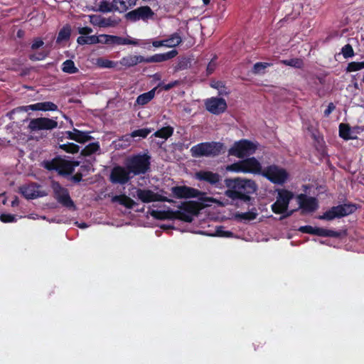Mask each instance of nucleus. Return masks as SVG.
Segmentation results:
<instances>
[{"label":"nucleus","mask_w":364,"mask_h":364,"mask_svg":"<svg viewBox=\"0 0 364 364\" xmlns=\"http://www.w3.org/2000/svg\"><path fill=\"white\" fill-rule=\"evenodd\" d=\"M157 87H154L147 92L139 95L136 100V102L139 105H145L148 104L152 99H154Z\"/></svg>","instance_id":"obj_29"},{"label":"nucleus","mask_w":364,"mask_h":364,"mask_svg":"<svg viewBox=\"0 0 364 364\" xmlns=\"http://www.w3.org/2000/svg\"><path fill=\"white\" fill-rule=\"evenodd\" d=\"M151 156L148 153H139L128 156L124 165L133 176L144 175L151 170Z\"/></svg>","instance_id":"obj_2"},{"label":"nucleus","mask_w":364,"mask_h":364,"mask_svg":"<svg viewBox=\"0 0 364 364\" xmlns=\"http://www.w3.org/2000/svg\"><path fill=\"white\" fill-rule=\"evenodd\" d=\"M224 144L220 141L201 142L191 148L193 157H215L221 154L224 149Z\"/></svg>","instance_id":"obj_4"},{"label":"nucleus","mask_w":364,"mask_h":364,"mask_svg":"<svg viewBox=\"0 0 364 364\" xmlns=\"http://www.w3.org/2000/svg\"><path fill=\"white\" fill-rule=\"evenodd\" d=\"M178 55L176 50H172L164 53H158L147 58L144 57V63H161L175 58Z\"/></svg>","instance_id":"obj_22"},{"label":"nucleus","mask_w":364,"mask_h":364,"mask_svg":"<svg viewBox=\"0 0 364 364\" xmlns=\"http://www.w3.org/2000/svg\"><path fill=\"white\" fill-rule=\"evenodd\" d=\"M216 235L219 237H232L233 236V232L231 231L225 230L223 227L220 226L217 228Z\"/></svg>","instance_id":"obj_51"},{"label":"nucleus","mask_w":364,"mask_h":364,"mask_svg":"<svg viewBox=\"0 0 364 364\" xmlns=\"http://www.w3.org/2000/svg\"><path fill=\"white\" fill-rule=\"evenodd\" d=\"M178 85H179V82L178 80H175V81L171 82L168 84H164V82H159L156 87L157 88L161 87L163 90L168 91Z\"/></svg>","instance_id":"obj_50"},{"label":"nucleus","mask_w":364,"mask_h":364,"mask_svg":"<svg viewBox=\"0 0 364 364\" xmlns=\"http://www.w3.org/2000/svg\"><path fill=\"white\" fill-rule=\"evenodd\" d=\"M297 200L302 215L306 213H313L318 208V200L314 197L301 193L298 196Z\"/></svg>","instance_id":"obj_17"},{"label":"nucleus","mask_w":364,"mask_h":364,"mask_svg":"<svg viewBox=\"0 0 364 364\" xmlns=\"http://www.w3.org/2000/svg\"><path fill=\"white\" fill-rule=\"evenodd\" d=\"M71 34V29L69 26H63L58 32L57 42H61L69 40Z\"/></svg>","instance_id":"obj_36"},{"label":"nucleus","mask_w":364,"mask_h":364,"mask_svg":"<svg viewBox=\"0 0 364 364\" xmlns=\"http://www.w3.org/2000/svg\"><path fill=\"white\" fill-rule=\"evenodd\" d=\"M341 53L346 59L352 58L355 55L353 48L350 44L345 45L341 49Z\"/></svg>","instance_id":"obj_44"},{"label":"nucleus","mask_w":364,"mask_h":364,"mask_svg":"<svg viewBox=\"0 0 364 364\" xmlns=\"http://www.w3.org/2000/svg\"><path fill=\"white\" fill-rule=\"evenodd\" d=\"M336 109V106L333 102H330L327 107V108L324 110V116L328 117L331 112Z\"/></svg>","instance_id":"obj_57"},{"label":"nucleus","mask_w":364,"mask_h":364,"mask_svg":"<svg viewBox=\"0 0 364 364\" xmlns=\"http://www.w3.org/2000/svg\"><path fill=\"white\" fill-rule=\"evenodd\" d=\"M23 109L25 111H56L58 110V106L52 102H43L23 107Z\"/></svg>","instance_id":"obj_23"},{"label":"nucleus","mask_w":364,"mask_h":364,"mask_svg":"<svg viewBox=\"0 0 364 364\" xmlns=\"http://www.w3.org/2000/svg\"><path fill=\"white\" fill-rule=\"evenodd\" d=\"M58 127V122L46 117H39L31 119L28 125L31 132H38L41 130H52Z\"/></svg>","instance_id":"obj_13"},{"label":"nucleus","mask_w":364,"mask_h":364,"mask_svg":"<svg viewBox=\"0 0 364 364\" xmlns=\"http://www.w3.org/2000/svg\"><path fill=\"white\" fill-rule=\"evenodd\" d=\"M77 42L80 45H93L97 43V36H79L77 38Z\"/></svg>","instance_id":"obj_38"},{"label":"nucleus","mask_w":364,"mask_h":364,"mask_svg":"<svg viewBox=\"0 0 364 364\" xmlns=\"http://www.w3.org/2000/svg\"><path fill=\"white\" fill-rule=\"evenodd\" d=\"M82 177H83V174L82 173V172H77L75 175H73L70 177V180L73 183H80V181H82Z\"/></svg>","instance_id":"obj_56"},{"label":"nucleus","mask_w":364,"mask_h":364,"mask_svg":"<svg viewBox=\"0 0 364 364\" xmlns=\"http://www.w3.org/2000/svg\"><path fill=\"white\" fill-rule=\"evenodd\" d=\"M364 68L363 62H350L348 64L347 72H355Z\"/></svg>","instance_id":"obj_46"},{"label":"nucleus","mask_w":364,"mask_h":364,"mask_svg":"<svg viewBox=\"0 0 364 364\" xmlns=\"http://www.w3.org/2000/svg\"><path fill=\"white\" fill-rule=\"evenodd\" d=\"M257 214L253 211H247L236 214V218L245 220H253L257 218Z\"/></svg>","instance_id":"obj_41"},{"label":"nucleus","mask_w":364,"mask_h":364,"mask_svg":"<svg viewBox=\"0 0 364 364\" xmlns=\"http://www.w3.org/2000/svg\"><path fill=\"white\" fill-rule=\"evenodd\" d=\"M358 208V205L353 203L333 206L323 213V215H319L318 218L328 221L333 220L335 218H341L354 213Z\"/></svg>","instance_id":"obj_7"},{"label":"nucleus","mask_w":364,"mask_h":364,"mask_svg":"<svg viewBox=\"0 0 364 364\" xmlns=\"http://www.w3.org/2000/svg\"><path fill=\"white\" fill-rule=\"evenodd\" d=\"M257 149L255 144L247 139H241L235 141L228 150L229 156H234L239 159H244L253 154Z\"/></svg>","instance_id":"obj_9"},{"label":"nucleus","mask_w":364,"mask_h":364,"mask_svg":"<svg viewBox=\"0 0 364 364\" xmlns=\"http://www.w3.org/2000/svg\"><path fill=\"white\" fill-rule=\"evenodd\" d=\"M44 42L41 38H36L33 39V41L31 46V49L33 50H37L41 46H43Z\"/></svg>","instance_id":"obj_53"},{"label":"nucleus","mask_w":364,"mask_h":364,"mask_svg":"<svg viewBox=\"0 0 364 364\" xmlns=\"http://www.w3.org/2000/svg\"><path fill=\"white\" fill-rule=\"evenodd\" d=\"M81 168L82 171H89L90 166H82Z\"/></svg>","instance_id":"obj_62"},{"label":"nucleus","mask_w":364,"mask_h":364,"mask_svg":"<svg viewBox=\"0 0 364 364\" xmlns=\"http://www.w3.org/2000/svg\"><path fill=\"white\" fill-rule=\"evenodd\" d=\"M97 64L102 68H112L114 66V63L112 60L99 58L97 59Z\"/></svg>","instance_id":"obj_52"},{"label":"nucleus","mask_w":364,"mask_h":364,"mask_svg":"<svg viewBox=\"0 0 364 364\" xmlns=\"http://www.w3.org/2000/svg\"><path fill=\"white\" fill-rule=\"evenodd\" d=\"M59 148L67 153L76 154L80 150V146L74 143L68 142L59 145Z\"/></svg>","instance_id":"obj_39"},{"label":"nucleus","mask_w":364,"mask_h":364,"mask_svg":"<svg viewBox=\"0 0 364 364\" xmlns=\"http://www.w3.org/2000/svg\"><path fill=\"white\" fill-rule=\"evenodd\" d=\"M292 198L293 193L291 191L285 189L279 191L277 200L271 205L272 212L276 214L285 213Z\"/></svg>","instance_id":"obj_12"},{"label":"nucleus","mask_w":364,"mask_h":364,"mask_svg":"<svg viewBox=\"0 0 364 364\" xmlns=\"http://www.w3.org/2000/svg\"><path fill=\"white\" fill-rule=\"evenodd\" d=\"M99 11L103 13L114 11L113 1L112 3H109L108 1L104 0L100 1L99 5Z\"/></svg>","instance_id":"obj_42"},{"label":"nucleus","mask_w":364,"mask_h":364,"mask_svg":"<svg viewBox=\"0 0 364 364\" xmlns=\"http://www.w3.org/2000/svg\"><path fill=\"white\" fill-rule=\"evenodd\" d=\"M216 68V63L214 60H211L210 62L208 63L206 69L207 75H211L215 70Z\"/></svg>","instance_id":"obj_55"},{"label":"nucleus","mask_w":364,"mask_h":364,"mask_svg":"<svg viewBox=\"0 0 364 364\" xmlns=\"http://www.w3.org/2000/svg\"><path fill=\"white\" fill-rule=\"evenodd\" d=\"M20 192L27 199H34L39 196L37 187L34 183L21 187Z\"/></svg>","instance_id":"obj_25"},{"label":"nucleus","mask_w":364,"mask_h":364,"mask_svg":"<svg viewBox=\"0 0 364 364\" xmlns=\"http://www.w3.org/2000/svg\"><path fill=\"white\" fill-rule=\"evenodd\" d=\"M100 149L99 142H92L87 145L83 149H82L80 154L84 156H89Z\"/></svg>","instance_id":"obj_32"},{"label":"nucleus","mask_w":364,"mask_h":364,"mask_svg":"<svg viewBox=\"0 0 364 364\" xmlns=\"http://www.w3.org/2000/svg\"><path fill=\"white\" fill-rule=\"evenodd\" d=\"M210 0H203V2L205 5L209 4Z\"/></svg>","instance_id":"obj_64"},{"label":"nucleus","mask_w":364,"mask_h":364,"mask_svg":"<svg viewBox=\"0 0 364 364\" xmlns=\"http://www.w3.org/2000/svg\"><path fill=\"white\" fill-rule=\"evenodd\" d=\"M204 202H198L195 200H188L181 203L179 206V209L192 215H196L198 213L202 210L205 206H208L207 204H203Z\"/></svg>","instance_id":"obj_20"},{"label":"nucleus","mask_w":364,"mask_h":364,"mask_svg":"<svg viewBox=\"0 0 364 364\" xmlns=\"http://www.w3.org/2000/svg\"><path fill=\"white\" fill-rule=\"evenodd\" d=\"M282 63L285 65L300 68L302 66L303 62L299 58H291L283 60Z\"/></svg>","instance_id":"obj_45"},{"label":"nucleus","mask_w":364,"mask_h":364,"mask_svg":"<svg viewBox=\"0 0 364 364\" xmlns=\"http://www.w3.org/2000/svg\"><path fill=\"white\" fill-rule=\"evenodd\" d=\"M225 184L228 189L225 191V196L232 200H240L247 205H253L255 194L258 186L252 179L236 177L225 178Z\"/></svg>","instance_id":"obj_1"},{"label":"nucleus","mask_w":364,"mask_h":364,"mask_svg":"<svg viewBox=\"0 0 364 364\" xmlns=\"http://www.w3.org/2000/svg\"><path fill=\"white\" fill-rule=\"evenodd\" d=\"M117 45H138V42L134 39H129L127 38H123L120 36H117Z\"/></svg>","instance_id":"obj_48"},{"label":"nucleus","mask_w":364,"mask_h":364,"mask_svg":"<svg viewBox=\"0 0 364 364\" xmlns=\"http://www.w3.org/2000/svg\"><path fill=\"white\" fill-rule=\"evenodd\" d=\"M0 220L2 223H14L16 221V215L9 213H2L0 215Z\"/></svg>","instance_id":"obj_49"},{"label":"nucleus","mask_w":364,"mask_h":364,"mask_svg":"<svg viewBox=\"0 0 364 364\" xmlns=\"http://www.w3.org/2000/svg\"><path fill=\"white\" fill-rule=\"evenodd\" d=\"M205 109L213 114L223 113L227 109V103L222 97H210L205 101Z\"/></svg>","instance_id":"obj_18"},{"label":"nucleus","mask_w":364,"mask_h":364,"mask_svg":"<svg viewBox=\"0 0 364 364\" xmlns=\"http://www.w3.org/2000/svg\"><path fill=\"white\" fill-rule=\"evenodd\" d=\"M174 220H179L186 223L193 221V216L183 210H174Z\"/></svg>","instance_id":"obj_37"},{"label":"nucleus","mask_w":364,"mask_h":364,"mask_svg":"<svg viewBox=\"0 0 364 364\" xmlns=\"http://www.w3.org/2000/svg\"><path fill=\"white\" fill-rule=\"evenodd\" d=\"M262 176L274 184L283 185L289 178V173L284 168L272 164L263 169Z\"/></svg>","instance_id":"obj_8"},{"label":"nucleus","mask_w":364,"mask_h":364,"mask_svg":"<svg viewBox=\"0 0 364 364\" xmlns=\"http://www.w3.org/2000/svg\"><path fill=\"white\" fill-rule=\"evenodd\" d=\"M151 215L157 220H174V210H153L150 213Z\"/></svg>","instance_id":"obj_27"},{"label":"nucleus","mask_w":364,"mask_h":364,"mask_svg":"<svg viewBox=\"0 0 364 364\" xmlns=\"http://www.w3.org/2000/svg\"><path fill=\"white\" fill-rule=\"evenodd\" d=\"M350 127L348 124L341 123L339 124V136L345 140H349L352 139L350 136Z\"/></svg>","instance_id":"obj_35"},{"label":"nucleus","mask_w":364,"mask_h":364,"mask_svg":"<svg viewBox=\"0 0 364 364\" xmlns=\"http://www.w3.org/2000/svg\"><path fill=\"white\" fill-rule=\"evenodd\" d=\"M173 133V128L171 126L164 127L155 132L154 135L156 137L167 139Z\"/></svg>","instance_id":"obj_33"},{"label":"nucleus","mask_w":364,"mask_h":364,"mask_svg":"<svg viewBox=\"0 0 364 364\" xmlns=\"http://www.w3.org/2000/svg\"><path fill=\"white\" fill-rule=\"evenodd\" d=\"M51 187L53 191V196L60 204L67 208L75 207L67 188L63 187L57 181H53Z\"/></svg>","instance_id":"obj_10"},{"label":"nucleus","mask_w":364,"mask_h":364,"mask_svg":"<svg viewBox=\"0 0 364 364\" xmlns=\"http://www.w3.org/2000/svg\"><path fill=\"white\" fill-rule=\"evenodd\" d=\"M228 171L235 173L262 175L263 171L261 163L254 156L244 158L226 167Z\"/></svg>","instance_id":"obj_3"},{"label":"nucleus","mask_w":364,"mask_h":364,"mask_svg":"<svg viewBox=\"0 0 364 364\" xmlns=\"http://www.w3.org/2000/svg\"><path fill=\"white\" fill-rule=\"evenodd\" d=\"M195 178L218 187L221 181V176L218 173H214L210 171L201 170L195 173Z\"/></svg>","instance_id":"obj_19"},{"label":"nucleus","mask_w":364,"mask_h":364,"mask_svg":"<svg viewBox=\"0 0 364 364\" xmlns=\"http://www.w3.org/2000/svg\"><path fill=\"white\" fill-rule=\"evenodd\" d=\"M23 31H21V30H19V31L17 32V36H18V37H21V36H22V35H23Z\"/></svg>","instance_id":"obj_63"},{"label":"nucleus","mask_w":364,"mask_h":364,"mask_svg":"<svg viewBox=\"0 0 364 364\" xmlns=\"http://www.w3.org/2000/svg\"><path fill=\"white\" fill-rule=\"evenodd\" d=\"M94 18H95V16H91V22H92V23H97V24H98V25H99V26H107V23H105V18H103L102 20H101L100 22H94V21H92V19H93Z\"/></svg>","instance_id":"obj_60"},{"label":"nucleus","mask_w":364,"mask_h":364,"mask_svg":"<svg viewBox=\"0 0 364 364\" xmlns=\"http://www.w3.org/2000/svg\"><path fill=\"white\" fill-rule=\"evenodd\" d=\"M272 64L269 63H262V62L256 63L253 66L252 73L254 74H259L261 73H264V70L267 68L269 67Z\"/></svg>","instance_id":"obj_43"},{"label":"nucleus","mask_w":364,"mask_h":364,"mask_svg":"<svg viewBox=\"0 0 364 364\" xmlns=\"http://www.w3.org/2000/svg\"><path fill=\"white\" fill-rule=\"evenodd\" d=\"M19 204V200H18V197H15L14 199L11 201V206L12 207H16L17 205H18Z\"/></svg>","instance_id":"obj_61"},{"label":"nucleus","mask_w":364,"mask_h":364,"mask_svg":"<svg viewBox=\"0 0 364 364\" xmlns=\"http://www.w3.org/2000/svg\"><path fill=\"white\" fill-rule=\"evenodd\" d=\"M165 47L173 48L182 42V38L178 33L171 34L168 38L164 39Z\"/></svg>","instance_id":"obj_30"},{"label":"nucleus","mask_w":364,"mask_h":364,"mask_svg":"<svg viewBox=\"0 0 364 364\" xmlns=\"http://www.w3.org/2000/svg\"><path fill=\"white\" fill-rule=\"evenodd\" d=\"M152 46L155 48H159L161 46H165L164 41H152Z\"/></svg>","instance_id":"obj_59"},{"label":"nucleus","mask_w":364,"mask_h":364,"mask_svg":"<svg viewBox=\"0 0 364 364\" xmlns=\"http://www.w3.org/2000/svg\"><path fill=\"white\" fill-rule=\"evenodd\" d=\"M79 161H68L60 157H55L50 161L43 162L45 168L49 171L55 170L58 174L63 176L71 175L75 170V167L78 166Z\"/></svg>","instance_id":"obj_5"},{"label":"nucleus","mask_w":364,"mask_h":364,"mask_svg":"<svg viewBox=\"0 0 364 364\" xmlns=\"http://www.w3.org/2000/svg\"><path fill=\"white\" fill-rule=\"evenodd\" d=\"M112 201L114 203H119L120 205L124 206L128 209H132L136 203L131 198L125 194L114 196L112 198Z\"/></svg>","instance_id":"obj_24"},{"label":"nucleus","mask_w":364,"mask_h":364,"mask_svg":"<svg viewBox=\"0 0 364 364\" xmlns=\"http://www.w3.org/2000/svg\"><path fill=\"white\" fill-rule=\"evenodd\" d=\"M172 196L178 199H188L198 198L201 202H215V199L206 196L205 192H202L196 188L187 186H176L171 189Z\"/></svg>","instance_id":"obj_6"},{"label":"nucleus","mask_w":364,"mask_h":364,"mask_svg":"<svg viewBox=\"0 0 364 364\" xmlns=\"http://www.w3.org/2000/svg\"><path fill=\"white\" fill-rule=\"evenodd\" d=\"M150 133V130L146 128L143 129H139L133 131L131 134V136L132 137H141V138H146L149 134Z\"/></svg>","instance_id":"obj_47"},{"label":"nucleus","mask_w":364,"mask_h":364,"mask_svg":"<svg viewBox=\"0 0 364 364\" xmlns=\"http://www.w3.org/2000/svg\"><path fill=\"white\" fill-rule=\"evenodd\" d=\"M121 64L126 67H132L138 63H144V57L142 55H128L121 60Z\"/></svg>","instance_id":"obj_28"},{"label":"nucleus","mask_w":364,"mask_h":364,"mask_svg":"<svg viewBox=\"0 0 364 364\" xmlns=\"http://www.w3.org/2000/svg\"><path fill=\"white\" fill-rule=\"evenodd\" d=\"M134 176L129 172L127 166H122L119 165L115 166L112 168L110 175L109 181L114 184L124 185L127 183Z\"/></svg>","instance_id":"obj_11"},{"label":"nucleus","mask_w":364,"mask_h":364,"mask_svg":"<svg viewBox=\"0 0 364 364\" xmlns=\"http://www.w3.org/2000/svg\"><path fill=\"white\" fill-rule=\"evenodd\" d=\"M62 70L69 74H75L79 70L72 60H66L62 65Z\"/></svg>","instance_id":"obj_34"},{"label":"nucleus","mask_w":364,"mask_h":364,"mask_svg":"<svg viewBox=\"0 0 364 364\" xmlns=\"http://www.w3.org/2000/svg\"><path fill=\"white\" fill-rule=\"evenodd\" d=\"M136 196L142 203H149L151 202H168L172 203L173 200L166 196H163L157 193H154L149 189L138 188L136 191Z\"/></svg>","instance_id":"obj_14"},{"label":"nucleus","mask_w":364,"mask_h":364,"mask_svg":"<svg viewBox=\"0 0 364 364\" xmlns=\"http://www.w3.org/2000/svg\"><path fill=\"white\" fill-rule=\"evenodd\" d=\"M154 12L148 6H140L134 10H132L125 14V18L127 20L135 22L139 20L147 21L154 17Z\"/></svg>","instance_id":"obj_15"},{"label":"nucleus","mask_w":364,"mask_h":364,"mask_svg":"<svg viewBox=\"0 0 364 364\" xmlns=\"http://www.w3.org/2000/svg\"><path fill=\"white\" fill-rule=\"evenodd\" d=\"M49 55L48 50H42L38 53L29 54L28 58L32 61L44 60Z\"/></svg>","instance_id":"obj_40"},{"label":"nucleus","mask_w":364,"mask_h":364,"mask_svg":"<svg viewBox=\"0 0 364 364\" xmlns=\"http://www.w3.org/2000/svg\"><path fill=\"white\" fill-rule=\"evenodd\" d=\"M92 32V28L88 26L78 28V33L81 34V36H85Z\"/></svg>","instance_id":"obj_54"},{"label":"nucleus","mask_w":364,"mask_h":364,"mask_svg":"<svg viewBox=\"0 0 364 364\" xmlns=\"http://www.w3.org/2000/svg\"><path fill=\"white\" fill-rule=\"evenodd\" d=\"M97 43L107 45H117V36L100 34L97 36Z\"/></svg>","instance_id":"obj_31"},{"label":"nucleus","mask_w":364,"mask_h":364,"mask_svg":"<svg viewBox=\"0 0 364 364\" xmlns=\"http://www.w3.org/2000/svg\"><path fill=\"white\" fill-rule=\"evenodd\" d=\"M298 230L302 233L317 235L320 237H340L341 232L333 230H328L323 228L304 225L299 228Z\"/></svg>","instance_id":"obj_16"},{"label":"nucleus","mask_w":364,"mask_h":364,"mask_svg":"<svg viewBox=\"0 0 364 364\" xmlns=\"http://www.w3.org/2000/svg\"><path fill=\"white\" fill-rule=\"evenodd\" d=\"M294 211H295V210H288V209H287L285 213H282L283 215L280 217L279 220H282L283 219L290 217L294 213Z\"/></svg>","instance_id":"obj_58"},{"label":"nucleus","mask_w":364,"mask_h":364,"mask_svg":"<svg viewBox=\"0 0 364 364\" xmlns=\"http://www.w3.org/2000/svg\"><path fill=\"white\" fill-rule=\"evenodd\" d=\"M66 134L68 139L80 144H84L93 139V137L89 134V132H82L75 128L73 131L66 132Z\"/></svg>","instance_id":"obj_21"},{"label":"nucleus","mask_w":364,"mask_h":364,"mask_svg":"<svg viewBox=\"0 0 364 364\" xmlns=\"http://www.w3.org/2000/svg\"><path fill=\"white\" fill-rule=\"evenodd\" d=\"M114 11L123 13L135 5L136 0H113Z\"/></svg>","instance_id":"obj_26"}]
</instances>
